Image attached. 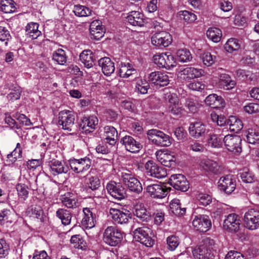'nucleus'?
I'll return each instance as SVG.
<instances>
[{
	"label": "nucleus",
	"mask_w": 259,
	"mask_h": 259,
	"mask_svg": "<svg viewBox=\"0 0 259 259\" xmlns=\"http://www.w3.org/2000/svg\"><path fill=\"white\" fill-rule=\"evenodd\" d=\"M214 245L213 239L210 238L203 239L201 244L192 250L194 257L195 259H214Z\"/></svg>",
	"instance_id": "1"
},
{
	"label": "nucleus",
	"mask_w": 259,
	"mask_h": 259,
	"mask_svg": "<svg viewBox=\"0 0 259 259\" xmlns=\"http://www.w3.org/2000/svg\"><path fill=\"white\" fill-rule=\"evenodd\" d=\"M58 124L64 130L75 133L78 131V124L75 122L74 114L69 110L59 112Z\"/></svg>",
	"instance_id": "2"
},
{
	"label": "nucleus",
	"mask_w": 259,
	"mask_h": 259,
	"mask_svg": "<svg viewBox=\"0 0 259 259\" xmlns=\"http://www.w3.org/2000/svg\"><path fill=\"white\" fill-rule=\"evenodd\" d=\"M147 135L148 139L156 146L168 147L172 143V139L161 131L151 129L147 131Z\"/></svg>",
	"instance_id": "3"
},
{
	"label": "nucleus",
	"mask_w": 259,
	"mask_h": 259,
	"mask_svg": "<svg viewBox=\"0 0 259 259\" xmlns=\"http://www.w3.org/2000/svg\"><path fill=\"white\" fill-rule=\"evenodd\" d=\"M123 233L119 229L113 226H109L105 230L103 240L107 244L116 246L121 243Z\"/></svg>",
	"instance_id": "4"
},
{
	"label": "nucleus",
	"mask_w": 259,
	"mask_h": 259,
	"mask_svg": "<svg viewBox=\"0 0 259 259\" xmlns=\"http://www.w3.org/2000/svg\"><path fill=\"white\" fill-rule=\"evenodd\" d=\"M152 231L147 227H139L133 231L135 240L147 247H152L154 244V240L152 238Z\"/></svg>",
	"instance_id": "5"
},
{
	"label": "nucleus",
	"mask_w": 259,
	"mask_h": 259,
	"mask_svg": "<svg viewBox=\"0 0 259 259\" xmlns=\"http://www.w3.org/2000/svg\"><path fill=\"white\" fill-rule=\"evenodd\" d=\"M122 183L130 191L139 194L142 192L143 188L140 181L131 173L122 172Z\"/></svg>",
	"instance_id": "6"
},
{
	"label": "nucleus",
	"mask_w": 259,
	"mask_h": 259,
	"mask_svg": "<svg viewBox=\"0 0 259 259\" xmlns=\"http://www.w3.org/2000/svg\"><path fill=\"white\" fill-rule=\"evenodd\" d=\"M71 169L76 174H83L87 171L92 164L91 159L88 157L78 159L73 158L69 160Z\"/></svg>",
	"instance_id": "7"
},
{
	"label": "nucleus",
	"mask_w": 259,
	"mask_h": 259,
	"mask_svg": "<svg viewBox=\"0 0 259 259\" xmlns=\"http://www.w3.org/2000/svg\"><path fill=\"white\" fill-rule=\"evenodd\" d=\"M244 222L246 228L254 230L259 228V210L248 209L244 215Z\"/></svg>",
	"instance_id": "8"
},
{
	"label": "nucleus",
	"mask_w": 259,
	"mask_h": 259,
	"mask_svg": "<svg viewBox=\"0 0 259 259\" xmlns=\"http://www.w3.org/2000/svg\"><path fill=\"white\" fill-rule=\"evenodd\" d=\"M224 143L228 150L234 153H240L242 151V139L239 136L228 135L223 138Z\"/></svg>",
	"instance_id": "9"
},
{
	"label": "nucleus",
	"mask_w": 259,
	"mask_h": 259,
	"mask_svg": "<svg viewBox=\"0 0 259 259\" xmlns=\"http://www.w3.org/2000/svg\"><path fill=\"white\" fill-rule=\"evenodd\" d=\"M106 188L108 193L118 200H122L126 197V190L119 183L110 181L107 183Z\"/></svg>",
	"instance_id": "10"
},
{
	"label": "nucleus",
	"mask_w": 259,
	"mask_h": 259,
	"mask_svg": "<svg viewBox=\"0 0 259 259\" xmlns=\"http://www.w3.org/2000/svg\"><path fill=\"white\" fill-rule=\"evenodd\" d=\"M109 213L115 223L118 224H127L132 218L130 211L124 208L120 209L111 208Z\"/></svg>",
	"instance_id": "11"
},
{
	"label": "nucleus",
	"mask_w": 259,
	"mask_h": 259,
	"mask_svg": "<svg viewBox=\"0 0 259 259\" xmlns=\"http://www.w3.org/2000/svg\"><path fill=\"white\" fill-rule=\"evenodd\" d=\"M147 174L157 179L164 178L167 175L166 169L162 166L158 165L152 160H149L145 164Z\"/></svg>",
	"instance_id": "12"
},
{
	"label": "nucleus",
	"mask_w": 259,
	"mask_h": 259,
	"mask_svg": "<svg viewBox=\"0 0 259 259\" xmlns=\"http://www.w3.org/2000/svg\"><path fill=\"white\" fill-rule=\"evenodd\" d=\"M192 225L196 230L206 232L211 228V222L208 216L199 214L194 217Z\"/></svg>",
	"instance_id": "13"
},
{
	"label": "nucleus",
	"mask_w": 259,
	"mask_h": 259,
	"mask_svg": "<svg viewBox=\"0 0 259 259\" xmlns=\"http://www.w3.org/2000/svg\"><path fill=\"white\" fill-rule=\"evenodd\" d=\"M172 42L171 35L167 32L162 31L155 33L151 37L152 44L156 47H168Z\"/></svg>",
	"instance_id": "14"
},
{
	"label": "nucleus",
	"mask_w": 259,
	"mask_h": 259,
	"mask_svg": "<svg viewBox=\"0 0 259 259\" xmlns=\"http://www.w3.org/2000/svg\"><path fill=\"white\" fill-rule=\"evenodd\" d=\"M208 131V129L206 128V125L201 121L191 123L189 127L190 135L197 139L204 137Z\"/></svg>",
	"instance_id": "15"
},
{
	"label": "nucleus",
	"mask_w": 259,
	"mask_h": 259,
	"mask_svg": "<svg viewBox=\"0 0 259 259\" xmlns=\"http://www.w3.org/2000/svg\"><path fill=\"white\" fill-rule=\"evenodd\" d=\"M120 143L127 151L131 153H137L143 147L139 141L129 135H126L121 138Z\"/></svg>",
	"instance_id": "16"
},
{
	"label": "nucleus",
	"mask_w": 259,
	"mask_h": 259,
	"mask_svg": "<svg viewBox=\"0 0 259 259\" xmlns=\"http://www.w3.org/2000/svg\"><path fill=\"white\" fill-rule=\"evenodd\" d=\"M169 183L175 189L183 192L187 191L189 188V183L185 177L181 174L171 175L169 179Z\"/></svg>",
	"instance_id": "17"
},
{
	"label": "nucleus",
	"mask_w": 259,
	"mask_h": 259,
	"mask_svg": "<svg viewBox=\"0 0 259 259\" xmlns=\"http://www.w3.org/2000/svg\"><path fill=\"white\" fill-rule=\"evenodd\" d=\"M240 222L237 214H230L224 221L223 228L230 232H237L239 230Z\"/></svg>",
	"instance_id": "18"
},
{
	"label": "nucleus",
	"mask_w": 259,
	"mask_h": 259,
	"mask_svg": "<svg viewBox=\"0 0 259 259\" xmlns=\"http://www.w3.org/2000/svg\"><path fill=\"white\" fill-rule=\"evenodd\" d=\"M236 185L232 175H226L220 178L218 181V187L220 190L226 194H231L235 189Z\"/></svg>",
	"instance_id": "19"
},
{
	"label": "nucleus",
	"mask_w": 259,
	"mask_h": 259,
	"mask_svg": "<svg viewBox=\"0 0 259 259\" xmlns=\"http://www.w3.org/2000/svg\"><path fill=\"white\" fill-rule=\"evenodd\" d=\"M146 191L154 198L161 199L167 194L166 187L161 184H152L146 187Z\"/></svg>",
	"instance_id": "20"
},
{
	"label": "nucleus",
	"mask_w": 259,
	"mask_h": 259,
	"mask_svg": "<svg viewBox=\"0 0 259 259\" xmlns=\"http://www.w3.org/2000/svg\"><path fill=\"white\" fill-rule=\"evenodd\" d=\"M203 73V71L202 69L190 67L180 71L178 73V76L184 80H189L201 77Z\"/></svg>",
	"instance_id": "21"
},
{
	"label": "nucleus",
	"mask_w": 259,
	"mask_h": 259,
	"mask_svg": "<svg viewBox=\"0 0 259 259\" xmlns=\"http://www.w3.org/2000/svg\"><path fill=\"white\" fill-rule=\"evenodd\" d=\"M49 169L51 174L57 176L62 174H66L69 170V166L64 162L58 160H53L49 162Z\"/></svg>",
	"instance_id": "22"
},
{
	"label": "nucleus",
	"mask_w": 259,
	"mask_h": 259,
	"mask_svg": "<svg viewBox=\"0 0 259 259\" xmlns=\"http://www.w3.org/2000/svg\"><path fill=\"white\" fill-rule=\"evenodd\" d=\"M148 78L151 83L161 87L167 85L169 81L168 75L165 73L160 71L151 72Z\"/></svg>",
	"instance_id": "23"
},
{
	"label": "nucleus",
	"mask_w": 259,
	"mask_h": 259,
	"mask_svg": "<svg viewBox=\"0 0 259 259\" xmlns=\"http://www.w3.org/2000/svg\"><path fill=\"white\" fill-rule=\"evenodd\" d=\"M90 32L92 39L99 40L104 35L105 30L100 20H94L90 26Z\"/></svg>",
	"instance_id": "24"
},
{
	"label": "nucleus",
	"mask_w": 259,
	"mask_h": 259,
	"mask_svg": "<svg viewBox=\"0 0 259 259\" xmlns=\"http://www.w3.org/2000/svg\"><path fill=\"white\" fill-rule=\"evenodd\" d=\"M126 19L131 25L135 26L142 27L147 23V19L142 13L138 11L130 12Z\"/></svg>",
	"instance_id": "25"
},
{
	"label": "nucleus",
	"mask_w": 259,
	"mask_h": 259,
	"mask_svg": "<svg viewBox=\"0 0 259 259\" xmlns=\"http://www.w3.org/2000/svg\"><path fill=\"white\" fill-rule=\"evenodd\" d=\"M234 75L238 80L246 82H254L257 79L256 73L241 69L236 70Z\"/></svg>",
	"instance_id": "26"
},
{
	"label": "nucleus",
	"mask_w": 259,
	"mask_h": 259,
	"mask_svg": "<svg viewBox=\"0 0 259 259\" xmlns=\"http://www.w3.org/2000/svg\"><path fill=\"white\" fill-rule=\"evenodd\" d=\"M98 124V119L95 116L83 117L81 123L80 124V127L85 132H92Z\"/></svg>",
	"instance_id": "27"
},
{
	"label": "nucleus",
	"mask_w": 259,
	"mask_h": 259,
	"mask_svg": "<svg viewBox=\"0 0 259 259\" xmlns=\"http://www.w3.org/2000/svg\"><path fill=\"white\" fill-rule=\"evenodd\" d=\"M83 216L81 221V224L83 228H92L95 226V214L89 208L83 209Z\"/></svg>",
	"instance_id": "28"
},
{
	"label": "nucleus",
	"mask_w": 259,
	"mask_h": 259,
	"mask_svg": "<svg viewBox=\"0 0 259 259\" xmlns=\"http://www.w3.org/2000/svg\"><path fill=\"white\" fill-rule=\"evenodd\" d=\"M156 156L157 160L161 164L166 167H174L176 165L175 160L173 156L167 153L158 151L156 152Z\"/></svg>",
	"instance_id": "29"
},
{
	"label": "nucleus",
	"mask_w": 259,
	"mask_h": 259,
	"mask_svg": "<svg viewBox=\"0 0 259 259\" xmlns=\"http://www.w3.org/2000/svg\"><path fill=\"white\" fill-rule=\"evenodd\" d=\"M104 134L105 137L104 141L110 145L113 146L116 143L117 131L112 126H106L104 127Z\"/></svg>",
	"instance_id": "30"
},
{
	"label": "nucleus",
	"mask_w": 259,
	"mask_h": 259,
	"mask_svg": "<svg viewBox=\"0 0 259 259\" xmlns=\"http://www.w3.org/2000/svg\"><path fill=\"white\" fill-rule=\"evenodd\" d=\"M99 65L102 68L103 73L106 76H109L115 70L114 63L108 57H104L98 61Z\"/></svg>",
	"instance_id": "31"
},
{
	"label": "nucleus",
	"mask_w": 259,
	"mask_h": 259,
	"mask_svg": "<svg viewBox=\"0 0 259 259\" xmlns=\"http://www.w3.org/2000/svg\"><path fill=\"white\" fill-rule=\"evenodd\" d=\"M79 58L80 61L88 68L92 67L95 64V55L90 50L82 51L80 54Z\"/></svg>",
	"instance_id": "32"
},
{
	"label": "nucleus",
	"mask_w": 259,
	"mask_h": 259,
	"mask_svg": "<svg viewBox=\"0 0 259 259\" xmlns=\"http://www.w3.org/2000/svg\"><path fill=\"white\" fill-rule=\"evenodd\" d=\"M205 103L212 108H219L225 106V102L222 97L215 94L208 95L205 98Z\"/></svg>",
	"instance_id": "33"
},
{
	"label": "nucleus",
	"mask_w": 259,
	"mask_h": 259,
	"mask_svg": "<svg viewBox=\"0 0 259 259\" xmlns=\"http://www.w3.org/2000/svg\"><path fill=\"white\" fill-rule=\"evenodd\" d=\"M201 167L206 171L217 174L220 172V166L213 160L203 159L201 161Z\"/></svg>",
	"instance_id": "34"
},
{
	"label": "nucleus",
	"mask_w": 259,
	"mask_h": 259,
	"mask_svg": "<svg viewBox=\"0 0 259 259\" xmlns=\"http://www.w3.org/2000/svg\"><path fill=\"white\" fill-rule=\"evenodd\" d=\"M134 214L141 221L143 222H148L151 219L150 213L147 211L142 204L135 205Z\"/></svg>",
	"instance_id": "35"
},
{
	"label": "nucleus",
	"mask_w": 259,
	"mask_h": 259,
	"mask_svg": "<svg viewBox=\"0 0 259 259\" xmlns=\"http://www.w3.org/2000/svg\"><path fill=\"white\" fill-rule=\"evenodd\" d=\"M38 26L37 23L33 22L27 25L25 30L28 37L34 39L41 35V31L38 29Z\"/></svg>",
	"instance_id": "36"
},
{
	"label": "nucleus",
	"mask_w": 259,
	"mask_h": 259,
	"mask_svg": "<svg viewBox=\"0 0 259 259\" xmlns=\"http://www.w3.org/2000/svg\"><path fill=\"white\" fill-rule=\"evenodd\" d=\"M227 125L229 126L231 131L236 133L240 132L243 126L242 121L234 116H230L227 120Z\"/></svg>",
	"instance_id": "37"
},
{
	"label": "nucleus",
	"mask_w": 259,
	"mask_h": 259,
	"mask_svg": "<svg viewBox=\"0 0 259 259\" xmlns=\"http://www.w3.org/2000/svg\"><path fill=\"white\" fill-rule=\"evenodd\" d=\"M215 133L217 134H213L210 135L209 138L208 139V144L213 148H220L222 145V140L223 137L220 133V130L215 129Z\"/></svg>",
	"instance_id": "38"
},
{
	"label": "nucleus",
	"mask_w": 259,
	"mask_h": 259,
	"mask_svg": "<svg viewBox=\"0 0 259 259\" xmlns=\"http://www.w3.org/2000/svg\"><path fill=\"white\" fill-rule=\"evenodd\" d=\"M171 212L177 215L182 216L185 214L186 207H182L180 200H172L169 204Z\"/></svg>",
	"instance_id": "39"
},
{
	"label": "nucleus",
	"mask_w": 259,
	"mask_h": 259,
	"mask_svg": "<svg viewBox=\"0 0 259 259\" xmlns=\"http://www.w3.org/2000/svg\"><path fill=\"white\" fill-rule=\"evenodd\" d=\"M56 216L61 220L64 225L66 226L70 224L72 214L69 211L63 208H59L56 211Z\"/></svg>",
	"instance_id": "40"
},
{
	"label": "nucleus",
	"mask_w": 259,
	"mask_h": 259,
	"mask_svg": "<svg viewBox=\"0 0 259 259\" xmlns=\"http://www.w3.org/2000/svg\"><path fill=\"white\" fill-rule=\"evenodd\" d=\"M240 47V41L235 38L229 39L224 45L225 50L230 53L239 50Z\"/></svg>",
	"instance_id": "41"
},
{
	"label": "nucleus",
	"mask_w": 259,
	"mask_h": 259,
	"mask_svg": "<svg viewBox=\"0 0 259 259\" xmlns=\"http://www.w3.org/2000/svg\"><path fill=\"white\" fill-rule=\"evenodd\" d=\"M15 2L13 0H2L1 2V9L5 13H13L16 11Z\"/></svg>",
	"instance_id": "42"
},
{
	"label": "nucleus",
	"mask_w": 259,
	"mask_h": 259,
	"mask_svg": "<svg viewBox=\"0 0 259 259\" xmlns=\"http://www.w3.org/2000/svg\"><path fill=\"white\" fill-rule=\"evenodd\" d=\"M206 35L210 40L214 42H218L221 40L222 31L216 27L209 28L206 32Z\"/></svg>",
	"instance_id": "43"
},
{
	"label": "nucleus",
	"mask_w": 259,
	"mask_h": 259,
	"mask_svg": "<svg viewBox=\"0 0 259 259\" xmlns=\"http://www.w3.org/2000/svg\"><path fill=\"white\" fill-rule=\"evenodd\" d=\"M60 200L63 205L68 208H74L77 206V199L70 196L69 194L62 196Z\"/></svg>",
	"instance_id": "44"
},
{
	"label": "nucleus",
	"mask_w": 259,
	"mask_h": 259,
	"mask_svg": "<svg viewBox=\"0 0 259 259\" xmlns=\"http://www.w3.org/2000/svg\"><path fill=\"white\" fill-rule=\"evenodd\" d=\"M53 59L59 65H64L66 62V56L65 52L59 49L53 54Z\"/></svg>",
	"instance_id": "45"
},
{
	"label": "nucleus",
	"mask_w": 259,
	"mask_h": 259,
	"mask_svg": "<svg viewBox=\"0 0 259 259\" xmlns=\"http://www.w3.org/2000/svg\"><path fill=\"white\" fill-rule=\"evenodd\" d=\"M178 60L183 63L190 62L192 59V56L190 52L186 49L179 50L177 52Z\"/></svg>",
	"instance_id": "46"
},
{
	"label": "nucleus",
	"mask_w": 259,
	"mask_h": 259,
	"mask_svg": "<svg viewBox=\"0 0 259 259\" xmlns=\"http://www.w3.org/2000/svg\"><path fill=\"white\" fill-rule=\"evenodd\" d=\"M73 12L78 17H87L92 14V11L90 9L81 5L74 6Z\"/></svg>",
	"instance_id": "47"
},
{
	"label": "nucleus",
	"mask_w": 259,
	"mask_h": 259,
	"mask_svg": "<svg viewBox=\"0 0 259 259\" xmlns=\"http://www.w3.org/2000/svg\"><path fill=\"white\" fill-rule=\"evenodd\" d=\"M27 214L30 218L41 220L44 214V211L39 206H33L27 211Z\"/></svg>",
	"instance_id": "48"
},
{
	"label": "nucleus",
	"mask_w": 259,
	"mask_h": 259,
	"mask_svg": "<svg viewBox=\"0 0 259 259\" xmlns=\"http://www.w3.org/2000/svg\"><path fill=\"white\" fill-rule=\"evenodd\" d=\"M13 117L18 121V124L20 125V128L23 125L29 126L32 125L30 119H29L25 115L16 113L13 115Z\"/></svg>",
	"instance_id": "49"
},
{
	"label": "nucleus",
	"mask_w": 259,
	"mask_h": 259,
	"mask_svg": "<svg viewBox=\"0 0 259 259\" xmlns=\"http://www.w3.org/2000/svg\"><path fill=\"white\" fill-rule=\"evenodd\" d=\"M246 139L247 141L250 144H257L259 143V134L255 130L248 129Z\"/></svg>",
	"instance_id": "50"
},
{
	"label": "nucleus",
	"mask_w": 259,
	"mask_h": 259,
	"mask_svg": "<svg viewBox=\"0 0 259 259\" xmlns=\"http://www.w3.org/2000/svg\"><path fill=\"white\" fill-rule=\"evenodd\" d=\"M16 189L20 198L23 201L25 200L28 197V188L25 184H19L16 186Z\"/></svg>",
	"instance_id": "51"
},
{
	"label": "nucleus",
	"mask_w": 259,
	"mask_h": 259,
	"mask_svg": "<svg viewBox=\"0 0 259 259\" xmlns=\"http://www.w3.org/2000/svg\"><path fill=\"white\" fill-rule=\"evenodd\" d=\"M220 81L221 84L227 87V89H232L235 85V82L231 79L230 76L227 74L220 75Z\"/></svg>",
	"instance_id": "52"
},
{
	"label": "nucleus",
	"mask_w": 259,
	"mask_h": 259,
	"mask_svg": "<svg viewBox=\"0 0 259 259\" xmlns=\"http://www.w3.org/2000/svg\"><path fill=\"white\" fill-rule=\"evenodd\" d=\"M170 105L169 106V111L172 114L176 115L181 114L184 109L182 106L178 103L177 100H175L172 103L171 100L169 101Z\"/></svg>",
	"instance_id": "53"
},
{
	"label": "nucleus",
	"mask_w": 259,
	"mask_h": 259,
	"mask_svg": "<svg viewBox=\"0 0 259 259\" xmlns=\"http://www.w3.org/2000/svg\"><path fill=\"white\" fill-rule=\"evenodd\" d=\"M187 148L194 152H202L204 151V146L199 142L194 140L188 141Z\"/></svg>",
	"instance_id": "54"
},
{
	"label": "nucleus",
	"mask_w": 259,
	"mask_h": 259,
	"mask_svg": "<svg viewBox=\"0 0 259 259\" xmlns=\"http://www.w3.org/2000/svg\"><path fill=\"white\" fill-rule=\"evenodd\" d=\"M5 122L11 129L16 130L20 128V125L15 121L11 116L9 113H5Z\"/></svg>",
	"instance_id": "55"
},
{
	"label": "nucleus",
	"mask_w": 259,
	"mask_h": 259,
	"mask_svg": "<svg viewBox=\"0 0 259 259\" xmlns=\"http://www.w3.org/2000/svg\"><path fill=\"white\" fill-rule=\"evenodd\" d=\"M150 88L149 84L145 80H139L136 84V89L141 94H146Z\"/></svg>",
	"instance_id": "56"
},
{
	"label": "nucleus",
	"mask_w": 259,
	"mask_h": 259,
	"mask_svg": "<svg viewBox=\"0 0 259 259\" xmlns=\"http://www.w3.org/2000/svg\"><path fill=\"white\" fill-rule=\"evenodd\" d=\"M180 16L181 19L187 23L193 22L197 19L196 16L194 13L188 11H180Z\"/></svg>",
	"instance_id": "57"
},
{
	"label": "nucleus",
	"mask_w": 259,
	"mask_h": 259,
	"mask_svg": "<svg viewBox=\"0 0 259 259\" xmlns=\"http://www.w3.org/2000/svg\"><path fill=\"white\" fill-rule=\"evenodd\" d=\"M215 56H212L209 52L204 53L201 56L202 61L206 66H210L215 61Z\"/></svg>",
	"instance_id": "58"
},
{
	"label": "nucleus",
	"mask_w": 259,
	"mask_h": 259,
	"mask_svg": "<svg viewBox=\"0 0 259 259\" xmlns=\"http://www.w3.org/2000/svg\"><path fill=\"white\" fill-rule=\"evenodd\" d=\"M21 94V90L20 87L16 85L11 90L8 95L7 98L12 101L18 100L20 98Z\"/></svg>",
	"instance_id": "59"
},
{
	"label": "nucleus",
	"mask_w": 259,
	"mask_h": 259,
	"mask_svg": "<svg viewBox=\"0 0 259 259\" xmlns=\"http://www.w3.org/2000/svg\"><path fill=\"white\" fill-rule=\"evenodd\" d=\"M180 243L179 239L176 236H170L167 238V244L169 250L173 251L178 246Z\"/></svg>",
	"instance_id": "60"
},
{
	"label": "nucleus",
	"mask_w": 259,
	"mask_h": 259,
	"mask_svg": "<svg viewBox=\"0 0 259 259\" xmlns=\"http://www.w3.org/2000/svg\"><path fill=\"white\" fill-rule=\"evenodd\" d=\"M163 56L166 69H169L170 68L176 66L174 57L170 53H163Z\"/></svg>",
	"instance_id": "61"
},
{
	"label": "nucleus",
	"mask_w": 259,
	"mask_h": 259,
	"mask_svg": "<svg viewBox=\"0 0 259 259\" xmlns=\"http://www.w3.org/2000/svg\"><path fill=\"white\" fill-rule=\"evenodd\" d=\"M87 184L90 189L96 190L100 186V181L97 177H92L89 179Z\"/></svg>",
	"instance_id": "62"
},
{
	"label": "nucleus",
	"mask_w": 259,
	"mask_h": 259,
	"mask_svg": "<svg viewBox=\"0 0 259 259\" xmlns=\"http://www.w3.org/2000/svg\"><path fill=\"white\" fill-rule=\"evenodd\" d=\"M240 177L243 182L247 183H252L254 180V175L248 169H244L240 173Z\"/></svg>",
	"instance_id": "63"
},
{
	"label": "nucleus",
	"mask_w": 259,
	"mask_h": 259,
	"mask_svg": "<svg viewBox=\"0 0 259 259\" xmlns=\"http://www.w3.org/2000/svg\"><path fill=\"white\" fill-rule=\"evenodd\" d=\"M244 111L249 113L252 114L259 112V104L254 103L248 104L244 107Z\"/></svg>",
	"instance_id": "64"
}]
</instances>
